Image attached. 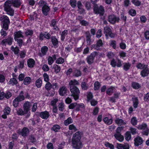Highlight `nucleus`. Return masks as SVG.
Masks as SVG:
<instances>
[{"mask_svg": "<svg viewBox=\"0 0 149 149\" xmlns=\"http://www.w3.org/2000/svg\"><path fill=\"white\" fill-rule=\"evenodd\" d=\"M83 134L82 131H78L73 135L72 144L73 147L75 149H81L83 146V144L81 141Z\"/></svg>", "mask_w": 149, "mask_h": 149, "instance_id": "obj_1", "label": "nucleus"}, {"mask_svg": "<svg viewBox=\"0 0 149 149\" xmlns=\"http://www.w3.org/2000/svg\"><path fill=\"white\" fill-rule=\"evenodd\" d=\"M70 91L71 93V96L75 101L78 100L80 93L79 88L76 86H70Z\"/></svg>", "mask_w": 149, "mask_h": 149, "instance_id": "obj_2", "label": "nucleus"}, {"mask_svg": "<svg viewBox=\"0 0 149 149\" xmlns=\"http://www.w3.org/2000/svg\"><path fill=\"white\" fill-rule=\"evenodd\" d=\"M3 8L4 10L6 12V14L11 16L14 15V10L12 7V5L7 0L5 1L4 4Z\"/></svg>", "mask_w": 149, "mask_h": 149, "instance_id": "obj_3", "label": "nucleus"}, {"mask_svg": "<svg viewBox=\"0 0 149 149\" xmlns=\"http://www.w3.org/2000/svg\"><path fill=\"white\" fill-rule=\"evenodd\" d=\"M40 6L42 7V11L45 16H47L50 10L49 6L47 5V3L43 0H40L39 2Z\"/></svg>", "mask_w": 149, "mask_h": 149, "instance_id": "obj_4", "label": "nucleus"}, {"mask_svg": "<svg viewBox=\"0 0 149 149\" xmlns=\"http://www.w3.org/2000/svg\"><path fill=\"white\" fill-rule=\"evenodd\" d=\"M1 20L3 23L2 28L5 31L8 30L10 23V19L6 15H3L1 18Z\"/></svg>", "mask_w": 149, "mask_h": 149, "instance_id": "obj_5", "label": "nucleus"}, {"mask_svg": "<svg viewBox=\"0 0 149 149\" xmlns=\"http://www.w3.org/2000/svg\"><path fill=\"white\" fill-rule=\"evenodd\" d=\"M93 10L95 14L97 15L99 14L100 16H103L105 12L104 7L102 5H100L99 6L97 4L94 5Z\"/></svg>", "mask_w": 149, "mask_h": 149, "instance_id": "obj_6", "label": "nucleus"}, {"mask_svg": "<svg viewBox=\"0 0 149 149\" xmlns=\"http://www.w3.org/2000/svg\"><path fill=\"white\" fill-rule=\"evenodd\" d=\"M120 19L114 14H111L108 16V21L111 24H114L116 22H119Z\"/></svg>", "mask_w": 149, "mask_h": 149, "instance_id": "obj_7", "label": "nucleus"}, {"mask_svg": "<svg viewBox=\"0 0 149 149\" xmlns=\"http://www.w3.org/2000/svg\"><path fill=\"white\" fill-rule=\"evenodd\" d=\"M97 55L98 53L96 52H93L91 53L86 58L88 63L89 65L92 64L94 62L95 58L96 56Z\"/></svg>", "mask_w": 149, "mask_h": 149, "instance_id": "obj_8", "label": "nucleus"}, {"mask_svg": "<svg viewBox=\"0 0 149 149\" xmlns=\"http://www.w3.org/2000/svg\"><path fill=\"white\" fill-rule=\"evenodd\" d=\"M104 33L106 37L109 36L111 38H113L115 34L112 33L111 29L108 26L104 27Z\"/></svg>", "mask_w": 149, "mask_h": 149, "instance_id": "obj_9", "label": "nucleus"}, {"mask_svg": "<svg viewBox=\"0 0 149 149\" xmlns=\"http://www.w3.org/2000/svg\"><path fill=\"white\" fill-rule=\"evenodd\" d=\"M29 132V130L27 127H24L21 130H18L17 133L21 135L22 136L25 137L28 136Z\"/></svg>", "mask_w": 149, "mask_h": 149, "instance_id": "obj_10", "label": "nucleus"}, {"mask_svg": "<svg viewBox=\"0 0 149 149\" xmlns=\"http://www.w3.org/2000/svg\"><path fill=\"white\" fill-rule=\"evenodd\" d=\"M148 65L144 64L142 67V70L141 71L140 74L143 77H147L149 74V68Z\"/></svg>", "mask_w": 149, "mask_h": 149, "instance_id": "obj_11", "label": "nucleus"}, {"mask_svg": "<svg viewBox=\"0 0 149 149\" xmlns=\"http://www.w3.org/2000/svg\"><path fill=\"white\" fill-rule=\"evenodd\" d=\"M143 140L141 137L137 135L134 139V144L135 147H138L142 144Z\"/></svg>", "mask_w": 149, "mask_h": 149, "instance_id": "obj_12", "label": "nucleus"}, {"mask_svg": "<svg viewBox=\"0 0 149 149\" xmlns=\"http://www.w3.org/2000/svg\"><path fill=\"white\" fill-rule=\"evenodd\" d=\"M39 115L41 118L45 120L47 119L50 116L49 113L47 111H44L41 112H37L36 113V115Z\"/></svg>", "mask_w": 149, "mask_h": 149, "instance_id": "obj_13", "label": "nucleus"}, {"mask_svg": "<svg viewBox=\"0 0 149 149\" xmlns=\"http://www.w3.org/2000/svg\"><path fill=\"white\" fill-rule=\"evenodd\" d=\"M8 2L12 5L15 7L19 8L21 4V3L20 0H8Z\"/></svg>", "mask_w": 149, "mask_h": 149, "instance_id": "obj_14", "label": "nucleus"}, {"mask_svg": "<svg viewBox=\"0 0 149 149\" xmlns=\"http://www.w3.org/2000/svg\"><path fill=\"white\" fill-rule=\"evenodd\" d=\"M67 88L65 86H62L59 89V94L61 96H65L67 94Z\"/></svg>", "mask_w": 149, "mask_h": 149, "instance_id": "obj_15", "label": "nucleus"}, {"mask_svg": "<svg viewBox=\"0 0 149 149\" xmlns=\"http://www.w3.org/2000/svg\"><path fill=\"white\" fill-rule=\"evenodd\" d=\"M51 42L54 47L55 48L58 47V46L59 42L56 36H52L51 37Z\"/></svg>", "mask_w": 149, "mask_h": 149, "instance_id": "obj_16", "label": "nucleus"}, {"mask_svg": "<svg viewBox=\"0 0 149 149\" xmlns=\"http://www.w3.org/2000/svg\"><path fill=\"white\" fill-rule=\"evenodd\" d=\"M13 39L11 37H8V38L2 40L1 43L2 45H4L6 43H7L9 45H11L13 41Z\"/></svg>", "mask_w": 149, "mask_h": 149, "instance_id": "obj_17", "label": "nucleus"}, {"mask_svg": "<svg viewBox=\"0 0 149 149\" xmlns=\"http://www.w3.org/2000/svg\"><path fill=\"white\" fill-rule=\"evenodd\" d=\"M22 32L21 30H19L15 32L14 33V39L15 40L19 38H23L24 37V36L22 35Z\"/></svg>", "mask_w": 149, "mask_h": 149, "instance_id": "obj_18", "label": "nucleus"}, {"mask_svg": "<svg viewBox=\"0 0 149 149\" xmlns=\"http://www.w3.org/2000/svg\"><path fill=\"white\" fill-rule=\"evenodd\" d=\"M113 136L116 140L120 142H122L124 140V137L121 134H114Z\"/></svg>", "mask_w": 149, "mask_h": 149, "instance_id": "obj_19", "label": "nucleus"}, {"mask_svg": "<svg viewBox=\"0 0 149 149\" xmlns=\"http://www.w3.org/2000/svg\"><path fill=\"white\" fill-rule=\"evenodd\" d=\"M27 65L30 68L34 67L35 65V61L32 58H29L27 61Z\"/></svg>", "mask_w": 149, "mask_h": 149, "instance_id": "obj_20", "label": "nucleus"}, {"mask_svg": "<svg viewBox=\"0 0 149 149\" xmlns=\"http://www.w3.org/2000/svg\"><path fill=\"white\" fill-rule=\"evenodd\" d=\"M116 89L113 86H111L108 88L106 91V94L109 95H111L112 93L115 91Z\"/></svg>", "mask_w": 149, "mask_h": 149, "instance_id": "obj_21", "label": "nucleus"}, {"mask_svg": "<svg viewBox=\"0 0 149 149\" xmlns=\"http://www.w3.org/2000/svg\"><path fill=\"white\" fill-rule=\"evenodd\" d=\"M24 93L23 91H22L20 93L19 96L16 97L15 99L18 102H21L24 100L25 97L24 95Z\"/></svg>", "mask_w": 149, "mask_h": 149, "instance_id": "obj_22", "label": "nucleus"}, {"mask_svg": "<svg viewBox=\"0 0 149 149\" xmlns=\"http://www.w3.org/2000/svg\"><path fill=\"white\" fill-rule=\"evenodd\" d=\"M132 100L133 102V105L134 108H136L139 104V101L138 97H132Z\"/></svg>", "mask_w": 149, "mask_h": 149, "instance_id": "obj_23", "label": "nucleus"}, {"mask_svg": "<svg viewBox=\"0 0 149 149\" xmlns=\"http://www.w3.org/2000/svg\"><path fill=\"white\" fill-rule=\"evenodd\" d=\"M30 102L29 101L26 102L23 105L24 110L26 113H28L30 110Z\"/></svg>", "mask_w": 149, "mask_h": 149, "instance_id": "obj_24", "label": "nucleus"}, {"mask_svg": "<svg viewBox=\"0 0 149 149\" xmlns=\"http://www.w3.org/2000/svg\"><path fill=\"white\" fill-rule=\"evenodd\" d=\"M115 122L118 126L125 125L126 124L125 123L123 119L119 118H117Z\"/></svg>", "mask_w": 149, "mask_h": 149, "instance_id": "obj_25", "label": "nucleus"}, {"mask_svg": "<svg viewBox=\"0 0 149 149\" xmlns=\"http://www.w3.org/2000/svg\"><path fill=\"white\" fill-rule=\"evenodd\" d=\"M131 86L135 90L138 89L141 87V86L139 83L134 81H132V82Z\"/></svg>", "mask_w": 149, "mask_h": 149, "instance_id": "obj_26", "label": "nucleus"}, {"mask_svg": "<svg viewBox=\"0 0 149 149\" xmlns=\"http://www.w3.org/2000/svg\"><path fill=\"white\" fill-rule=\"evenodd\" d=\"M76 106H75V110L77 111H79L80 110V109H84L85 106L83 103L77 104L76 103Z\"/></svg>", "mask_w": 149, "mask_h": 149, "instance_id": "obj_27", "label": "nucleus"}, {"mask_svg": "<svg viewBox=\"0 0 149 149\" xmlns=\"http://www.w3.org/2000/svg\"><path fill=\"white\" fill-rule=\"evenodd\" d=\"M131 64L129 62H125L123 63V69L126 71L128 70L130 68Z\"/></svg>", "mask_w": 149, "mask_h": 149, "instance_id": "obj_28", "label": "nucleus"}, {"mask_svg": "<svg viewBox=\"0 0 149 149\" xmlns=\"http://www.w3.org/2000/svg\"><path fill=\"white\" fill-rule=\"evenodd\" d=\"M137 128L139 130H145L147 128H148L147 127V125L146 123H143L142 124L139 125L137 127Z\"/></svg>", "mask_w": 149, "mask_h": 149, "instance_id": "obj_29", "label": "nucleus"}, {"mask_svg": "<svg viewBox=\"0 0 149 149\" xmlns=\"http://www.w3.org/2000/svg\"><path fill=\"white\" fill-rule=\"evenodd\" d=\"M68 34V31L67 30L65 29L62 32L61 35V41H63L65 38V37Z\"/></svg>", "mask_w": 149, "mask_h": 149, "instance_id": "obj_30", "label": "nucleus"}, {"mask_svg": "<svg viewBox=\"0 0 149 149\" xmlns=\"http://www.w3.org/2000/svg\"><path fill=\"white\" fill-rule=\"evenodd\" d=\"M48 48L47 46H44L41 48V52L42 56H44L46 55L47 52L48 51Z\"/></svg>", "mask_w": 149, "mask_h": 149, "instance_id": "obj_31", "label": "nucleus"}, {"mask_svg": "<svg viewBox=\"0 0 149 149\" xmlns=\"http://www.w3.org/2000/svg\"><path fill=\"white\" fill-rule=\"evenodd\" d=\"M113 119L112 118L109 119L108 117H105L103 119V121L106 124L109 125L111 124L113 122Z\"/></svg>", "mask_w": 149, "mask_h": 149, "instance_id": "obj_32", "label": "nucleus"}, {"mask_svg": "<svg viewBox=\"0 0 149 149\" xmlns=\"http://www.w3.org/2000/svg\"><path fill=\"white\" fill-rule=\"evenodd\" d=\"M31 79L29 77H25L23 80V84L24 85H28L31 82Z\"/></svg>", "mask_w": 149, "mask_h": 149, "instance_id": "obj_33", "label": "nucleus"}, {"mask_svg": "<svg viewBox=\"0 0 149 149\" xmlns=\"http://www.w3.org/2000/svg\"><path fill=\"white\" fill-rule=\"evenodd\" d=\"M60 129V126L58 124L54 125L51 128V130L55 132H59Z\"/></svg>", "mask_w": 149, "mask_h": 149, "instance_id": "obj_34", "label": "nucleus"}, {"mask_svg": "<svg viewBox=\"0 0 149 149\" xmlns=\"http://www.w3.org/2000/svg\"><path fill=\"white\" fill-rule=\"evenodd\" d=\"M53 68L54 69V71L55 73H58L61 70V67L57 64H54L53 66Z\"/></svg>", "mask_w": 149, "mask_h": 149, "instance_id": "obj_35", "label": "nucleus"}, {"mask_svg": "<svg viewBox=\"0 0 149 149\" xmlns=\"http://www.w3.org/2000/svg\"><path fill=\"white\" fill-rule=\"evenodd\" d=\"M73 122V120L72 118L71 117H69L66 120H64V124L65 126H67Z\"/></svg>", "mask_w": 149, "mask_h": 149, "instance_id": "obj_36", "label": "nucleus"}, {"mask_svg": "<svg viewBox=\"0 0 149 149\" xmlns=\"http://www.w3.org/2000/svg\"><path fill=\"white\" fill-rule=\"evenodd\" d=\"M42 81L40 78L37 79L35 82L36 86L38 88H40L42 86Z\"/></svg>", "mask_w": 149, "mask_h": 149, "instance_id": "obj_37", "label": "nucleus"}, {"mask_svg": "<svg viewBox=\"0 0 149 149\" xmlns=\"http://www.w3.org/2000/svg\"><path fill=\"white\" fill-rule=\"evenodd\" d=\"M38 14L35 12H34L33 15H30L29 19L31 21L37 20L38 19Z\"/></svg>", "mask_w": 149, "mask_h": 149, "instance_id": "obj_38", "label": "nucleus"}, {"mask_svg": "<svg viewBox=\"0 0 149 149\" xmlns=\"http://www.w3.org/2000/svg\"><path fill=\"white\" fill-rule=\"evenodd\" d=\"M18 81L16 78H13L11 79L9 81V83L12 86L16 85L18 84Z\"/></svg>", "mask_w": 149, "mask_h": 149, "instance_id": "obj_39", "label": "nucleus"}, {"mask_svg": "<svg viewBox=\"0 0 149 149\" xmlns=\"http://www.w3.org/2000/svg\"><path fill=\"white\" fill-rule=\"evenodd\" d=\"M11 50L14 52V54L15 55H18L19 51V49L18 47L16 46L14 47L12 46L11 47Z\"/></svg>", "mask_w": 149, "mask_h": 149, "instance_id": "obj_40", "label": "nucleus"}, {"mask_svg": "<svg viewBox=\"0 0 149 149\" xmlns=\"http://www.w3.org/2000/svg\"><path fill=\"white\" fill-rule=\"evenodd\" d=\"M125 140L129 141L131 138V135L130 131H127L126 132L125 134Z\"/></svg>", "mask_w": 149, "mask_h": 149, "instance_id": "obj_41", "label": "nucleus"}, {"mask_svg": "<svg viewBox=\"0 0 149 149\" xmlns=\"http://www.w3.org/2000/svg\"><path fill=\"white\" fill-rule=\"evenodd\" d=\"M79 83L77 81L76 79L71 80L69 83L70 86H75L76 85H79Z\"/></svg>", "mask_w": 149, "mask_h": 149, "instance_id": "obj_42", "label": "nucleus"}, {"mask_svg": "<svg viewBox=\"0 0 149 149\" xmlns=\"http://www.w3.org/2000/svg\"><path fill=\"white\" fill-rule=\"evenodd\" d=\"M104 145L107 148H109L110 149H114V146L112 143H110L108 141H106L104 143Z\"/></svg>", "mask_w": 149, "mask_h": 149, "instance_id": "obj_43", "label": "nucleus"}, {"mask_svg": "<svg viewBox=\"0 0 149 149\" xmlns=\"http://www.w3.org/2000/svg\"><path fill=\"white\" fill-rule=\"evenodd\" d=\"M65 61L64 59L61 57H59L56 60L55 63L58 64H62Z\"/></svg>", "mask_w": 149, "mask_h": 149, "instance_id": "obj_44", "label": "nucleus"}, {"mask_svg": "<svg viewBox=\"0 0 149 149\" xmlns=\"http://www.w3.org/2000/svg\"><path fill=\"white\" fill-rule=\"evenodd\" d=\"M93 97V94L91 92H89L87 93V98L88 102H89L92 100Z\"/></svg>", "mask_w": 149, "mask_h": 149, "instance_id": "obj_45", "label": "nucleus"}, {"mask_svg": "<svg viewBox=\"0 0 149 149\" xmlns=\"http://www.w3.org/2000/svg\"><path fill=\"white\" fill-rule=\"evenodd\" d=\"M81 88L83 90H86L88 88V85L84 81L82 82L81 83Z\"/></svg>", "mask_w": 149, "mask_h": 149, "instance_id": "obj_46", "label": "nucleus"}, {"mask_svg": "<svg viewBox=\"0 0 149 149\" xmlns=\"http://www.w3.org/2000/svg\"><path fill=\"white\" fill-rule=\"evenodd\" d=\"M70 4L72 8H74L77 6V1L76 0H70Z\"/></svg>", "mask_w": 149, "mask_h": 149, "instance_id": "obj_47", "label": "nucleus"}, {"mask_svg": "<svg viewBox=\"0 0 149 149\" xmlns=\"http://www.w3.org/2000/svg\"><path fill=\"white\" fill-rule=\"evenodd\" d=\"M52 85L50 82H47L45 85V88L46 90L48 91H49L52 88Z\"/></svg>", "mask_w": 149, "mask_h": 149, "instance_id": "obj_48", "label": "nucleus"}, {"mask_svg": "<svg viewBox=\"0 0 149 149\" xmlns=\"http://www.w3.org/2000/svg\"><path fill=\"white\" fill-rule=\"evenodd\" d=\"M58 107L59 110L61 111H63L65 109L64 104L63 102L59 103Z\"/></svg>", "mask_w": 149, "mask_h": 149, "instance_id": "obj_49", "label": "nucleus"}, {"mask_svg": "<svg viewBox=\"0 0 149 149\" xmlns=\"http://www.w3.org/2000/svg\"><path fill=\"white\" fill-rule=\"evenodd\" d=\"M4 98L6 99H8L12 96L11 93L8 90H7L5 93L4 95Z\"/></svg>", "mask_w": 149, "mask_h": 149, "instance_id": "obj_50", "label": "nucleus"}, {"mask_svg": "<svg viewBox=\"0 0 149 149\" xmlns=\"http://www.w3.org/2000/svg\"><path fill=\"white\" fill-rule=\"evenodd\" d=\"M100 86V84L98 81H96L94 84V89L95 91H97L99 90Z\"/></svg>", "mask_w": 149, "mask_h": 149, "instance_id": "obj_51", "label": "nucleus"}, {"mask_svg": "<svg viewBox=\"0 0 149 149\" xmlns=\"http://www.w3.org/2000/svg\"><path fill=\"white\" fill-rule=\"evenodd\" d=\"M74 76L76 77L81 76V72L79 70L76 69L74 72Z\"/></svg>", "mask_w": 149, "mask_h": 149, "instance_id": "obj_52", "label": "nucleus"}, {"mask_svg": "<svg viewBox=\"0 0 149 149\" xmlns=\"http://www.w3.org/2000/svg\"><path fill=\"white\" fill-rule=\"evenodd\" d=\"M138 121L136 117L135 116H133L131 119V123L133 126H135L137 125Z\"/></svg>", "mask_w": 149, "mask_h": 149, "instance_id": "obj_53", "label": "nucleus"}, {"mask_svg": "<svg viewBox=\"0 0 149 149\" xmlns=\"http://www.w3.org/2000/svg\"><path fill=\"white\" fill-rule=\"evenodd\" d=\"M128 13L129 15L132 17L134 16L136 14V10L133 9H130Z\"/></svg>", "mask_w": 149, "mask_h": 149, "instance_id": "obj_54", "label": "nucleus"}, {"mask_svg": "<svg viewBox=\"0 0 149 149\" xmlns=\"http://www.w3.org/2000/svg\"><path fill=\"white\" fill-rule=\"evenodd\" d=\"M11 111L10 108L8 106H6L3 110L4 113H5L8 115L10 114Z\"/></svg>", "mask_w": 149, "mask_h": 149, "instance_id": "obj_55", "label": "nucleus"}, {"mask_svg": "<svg viewBox=\"0 0 149 149\" xmlns=\"http://www.w3.org/2000/svg\"><path fill=\"white\" fill-rule=\"evenodd\" d=\"M17 113L18 115L22 116L27 113H26L24 110L23 111L22 109L20 108L17 111Z\"/></svg>", "mask_w": 149, "mask_h": 149, "instance_id": "obj_56", "label": "nucleus"}, {"mask_svg": "<svg viewBox=\"0 0 149 149\" xmlns=\"http://www.w3.org/2000/svg\"><path fill=\"white\" fill-rule=\"evenodd\" d=\"M131 2L136 6H139L141 5V2L138 0H132Z\"/></svg>", "mask_w": 149, "mask_h": 149, "instance_id": "obj_57", "label": "nucleus"}, {"mask_svg": "<svg viewBox=\"0 0 149 149\" xmlns=\"http://www.w3.org/2000/svg\"><path fill=\"white\" fill-rule=\"evenodd\" d=\"M96 42L98 48H99V49H100V47H102L103 46V43L102 40L101 39H99L97 40Z\"/></svg>", "mask_w": 149, "mask_h": 149, "instance_id": "obj_58", "label": "nucleus"}, {"mask_svg": "<svg viewBox=\"0 0 149 149\" xmlns=\"http://www.w3.org/2000/svg\"><path fill=\"white\" fill-rule=\"evenodd\" d=\"M143 99L145 102H149V92H148L144 95Z\"/></svg>", "mask_w": 149, "mask_h": 149, "instance_id": "obj_59", "label": "nucleus"}, {"mask_svg": "<svg viewBox=\"0 0 149 149\" xmlns=\"http://www.w3.org/2000/svg\"><path fill=\"white\" fill-rule=\"evenodd\" d=\"M19 64L18 65V67L19 68L22 69L24 68V60H22L21 61H19Z\"/></svg>", "mask_w": 149, "mask_h": 149, "instance_id": "obj_60", "label": "nucleus"}, {"mask_svg": "<svg viewBox=\"0 0 149 149\" xmlns=\"http://www.w3.org/2000/svg\"><path fill=\"white\" fill-rule=\"evenodd\" d=\"M57 21L55 19H52L51 21L50 25L51 27H55Z\"/></svg>", "mask_w": 149, "mask_h": 149, "instance_id": "obj_61", "label": "nucleus"}, {"mask_svg": "<svg viewBox=\"0 0 149 149\" xmlns=\"http://www.w3.org/2000/svg\"><path fill=\"white\" fill-rule=\"evenodd\" d=\"M120 17L121 20L125 22H126L127 20V17L126 16H125L124 13L122 12L120 14Z\"/></svg>", "mask_w": 149, "mask_h": 149, "instance_id": "obj_62", "label": "nucleus"}, {"mask_svg": "<svg viewBox=\"0 0 149 149\" xmlns=\"http://www.w3.org/2000/svg\"><path fill=\"white\" fill-rule=\"evenodd\" d=\"M99 111V108L97 107H95L93 110V114L94 116L97 115Z\"/></svg>", "mask_w": 149, "mask_h": 149, "instance_id": "obj_63", "label": "nucleus"}, {"mask_svg": "<svg viewBox=\"0 0 149 149\" xmlns=\"http://www.w3.org/2000/svg\"><path fill=\"white\" fill-rule=\"evenodd\" d=\"M123 126L118 127L116 130V132L115 134H121V131L123 130Z\"/></svg>", "mask_w": 149, "mask_h": 149, "instance_id": "obj_64", "label": "nucleus"}]
</instances>
